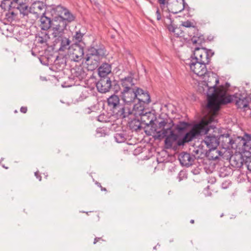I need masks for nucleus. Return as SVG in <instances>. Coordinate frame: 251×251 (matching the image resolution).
Masks as SVG:
<instances>
[{
	"label": "nucleus",
	"instance_id": "obj_49",
	"mask_svg": "<svg viewBox=\"0 0 251 251\" xmlns=\"http://www.w3.org/2000/svg\"><path fill=\"white\" fill-rule=\"evenodd\" d=\"M213 158H214L215 159H216L218 158V157L217 156H215V157H213V156H212Z\"/></svg>",
	"mask_w": 251,
	"mask_h": 251
},
{
	"label": "nucleus",
	"instance_id": "obj_1",
	"mask_svg": "<svg viewBox=\"0 0 251 251\" xmlns=\"http://www.w3.org/2000/svg\"><path fill=\"white\" fill-rule=\"evenodd\" d=\"M208 130V124L206 120H202L199 123L194 125L192 129L187 132L181 139H178V135L174 133L170 127H167L166 129H164L162 131H157V137L159 139H163L165 137V148L170 149L176 141H177L178 146H183L185 143L192 141L198 136L206 134Z\"/></svg>",
	"mask_w": 251,
	"mask_h": 251
},
{
	"label": "nucleus",
	"instance_id": "obj_48",
	"mask_svg": "<svg viewBox=\"0 0 251 251\" xmlns=\"http://www.w3.org/2000/svg\"><path fill=\"white\" fill-rule=\"evenodd\" d=\"M194 222H195V221H194V220H191L190 221V223H191V224H194Z\"/></svg>",
	"mask_w": 251,
	"mask_h": 251
},
{
	"label": "nucleus",
	"instance_id": "obj_47",
	"mask_svg": "<svg viewBox=\"0 0 251 251\" xmlns=\"http://www.w3.org/2000/svg\"><path fill=\"white\" fill-rule=\"evenodd\" d=\"M101 191H106V188H103V187H101Z\"/></svg>",
	"mask_w": 251,
	"mask_h": 251
},
{
	"label": "nucleus",
	"instance_id": "obj_31",
	"mask_svg": "<svg viewBox=\"0 0 251 251\" xmlns=\"http://www.w3.org/2000/svg\"><path fill=\"white\" fill-rule=\"evenodd\" d=\"M83 34L82 33L80 30L75 32V34L73 35V39L76 42H80L83 38Z\"/></svg>",
	"mask_w": 251,
	"mask_h": 251
},
{
	"label": "nucleus",
	"instance_id": "obj_32",
	"mask_svg": "<svg viewBox=\"0 0 251 251\" xmlns=\"http://www.w3.org/2000/svg\"><path fill=\"white\" fill-rule=\"evenodd\" d=\"M75 76L79 77V78H83L85 75L86 76V73L83 71V69L81 67H79L75 69Z\"/></svg>",
	"mask_w": 251,
	"mask_h": 251
},
{
	"label": "nucleus",
	"instance_id": "obj_7",
	"mask_svg": "<svg viewBox=\"0 0 251 251\" xmlns=\"http://www.w3.org/2000/svg\"><path fill=\"white\" fill-rule=\"evenodd\" d=\"M214 54V52L211 50H207L204 48L196 47L194 51L195 58L205 64L210 62V57Z\"/></svg>",
	"mask_w": 251,
	"mask_h": 251
},
{
	"label": "nucleus",
	"instance_id": "obj_23",
	"mask_svg": "<svg viewBox=\"0 0 251 251\" xmlns=\"http://www.w3.org/2000/svg\"><path fill=\"white\" fill-rule=\"evenodd\" d=\"M186 5L184 0H175L170 5L169 8L171 12L177 14L183 10Z\"/></svg>",
	"mask_w": 251,
	"mask_h": 251
},
{
	"label": "nucleus",
	"instance_id": "obj_38",
	"mask_svg": "<svg viewBox=\"0 0 251 251\" xmlns=\"http://www.w3.org/2000/svg\"><path fill=\"white\" fill-rule=\"evenodd\" d=\"M158 2L161 5H165L168 3L167 0H158Z\"/></svg>",
	"mask_w": 251,
	"mask_h": 251
},
{
	"label": "nucleus",
	"instance_id": "obj_2",
	"mask_svg": "<svg viewBox=\"0 0 251 251\" xmlns=\"http://www.w3.org/2000/svg\"><path fill=\"white\" fill-rule=\"evenodd\" d=\"M234 101L238 108H246L249 107L248 99L240 94H236L233 96H225V94H222L218 99H216L213 96L210 98L209 102L207 104V108L212 116L206 120L208 124L214 121V116H215L220 109L221 104H226Z\"/></svg>",
	"mask_w": 251,
	"mask_h": 251
},
{
	"label": "nucleus",
	"instance_id": "obj_35",
	"mask_svg": "<svg viewBox=\"0 0 251 251\" xmlns=\"http://www.w3.org/2000/svg\"><path fill=\"white\" fill-rule=\"evenodd\" d=\"M167 124V122L164 120L159 122L157 128L155 129L156 132L157 133V131H162L164 129H166L167 128H165V127Z\"/></svg>",
	"mask_w": 251,
	"mask_h": 251
},
{
	"label": "nucleus",
	"instance_id": "obj_12",
	"mask_svg": "<svg viewBox=\"0 0 251 251\" xmlns=\"http://www.w3.org/2000/svg\"><path fill=\"white\" fill-rule=\"evenodd\" d=\"M68 54L72 60L78 62L83 58V48L77 44L72 45L68 50Z\"/></svg>",
	"mask_w": 251,
	"mask_h": 251
},
{
	"label": "nucleus",
	"instance_id": "obj_43",
	"mask_svg": "<svg viewBox=\"0 0 251 251\" xmlns=\"http://www.w3.org/2000/svg\"><path fill=\"white\" fill-rule=\"evenodd\" d=\"M192 42L193 44H196L197 43V40L195 37H193L192 39Z\"/></svg>",
	"mask_w": 251,
	"mask_h": 251
},
{
	"label": "nucleus",
	"instance_id": "obj_27",
	"mask_svg": "<svg viewBox=\"0 0 251 251\" xmlns=\"http://www.w3.org/2000/svg\"><path fill=\"white\" fill-rule=\"evenodd\" d=\"M142 125L143 124L140 119L136 118L132 119L129 123V126L131 129L135 131L140 130L142 128Z\"/></svg>",
	"mask_w": 251,
	"mask_h": 251
},
{
	"label": "nucleus",
	"instance_id": "obj_14",
	"mask_svg": "<svg viewBox=\"0 0 251 251\" xmlns=\"http://www.w3.org/2000/svg\"><path fill=\"white\" fill-rule=\"evenodd\" d=\"M237 145L236 148H238L243 152H246L247 154L251 153V136L246 134L242 137H238L237 139Z\"/></svg>",
	"mask_w": 251,
	"mask_h": 251
},
{
	"label": "nucleus",
	"instance_id": "obj_28",
	"mask_svg": "<svg viewBox=\"0 0 251 251\" xmlns=\"http://www.w3.org/2000/svg\"><path fill=\"white\" fill-rule=\"evenodd\" d=\"M189 124L185 122H180L176 125L175 128L179 132L181 133L186 129Z\"/></svg>",
	"mask_w": 251,
	"mask_h": 251
},
{
	"label": "nucleus",
	"instance_id": "obj_34",
	"mask_svg": "<svg viewBox=\"0 0 251 251\" xmlns=\"http://www.w3.org/2000/svg\"><path fill=\"white\" fill-rule=\"evenodd\" d=\"M116 141L118 143H123L125 140L126 138L123 133H116L114 136Z\"/></svg>",
	"mask_w": 251,
	"mask_h": 251
},
{
	"label": "nucleus",
	"instance_id": "obj_18",
	"mask_svg": "<svg viewBox=\"0 0 251 251\" xmlns=\"http://www.w3.org/2000/svg\"><path fill=\"white\" fill-rule=\"evenodd\" d=\"M221 142L222 146L224 149H229L230 148H236L237 140H233L229 135V134L222 135L219 139Z\"/></svg>",
	"mask_w": 251,
	"mask_h": 251
},
{
	"label": "nucleus",
	"instance_id": "obj_39",
	"mask_svg": "<svg viewBox=\"0 0 251 251\" xmlns=\"http://www.w3.org/2000/svg\"><path fill=\"white\" fill-rule=\"evenodd\" d=\"M27 107H22L20 109V111L21 112L23 113H25L27 112Z\"/></svg>",
	"mask_w": 251,
	"mask_h": 251
},
{
	"label": "nucleus",
	"instance_id": "obj_9",
	"mask_svg": "<svg viewBox=\"0 0 251 251\" xmlns=\"http://www.w3.org/2000/svg\"><path fill=\"white\" fill-rule=\"evenodd\" d=\"M67 25L62 18L56 15L52 20L51 35L54 36L64 34Z\"/></svg>",
	"mask_w": 251,
	"mask_h": 251
},
{
	"label": "nucleus",
	"instance_id": "obj_24",
	"mask_svg": "<svg viewBox=\"0 0 251 251\" xmlns=\"http://www.w3.org/2000/svg\"><path fill=\"white\" fill-rule=\"evenodd\" d=\"M39 26L42 30L47 31L51 26L52 20L46 16V14L39 18Z\"/></svg>",
	"mask_w": 251,
	"mask_h": 251
},
{
	"label": "nucleus",
	"instance_id": "obj_8",
	"mask_svg": "<svg viewBox=\"0 0 251 251\" xmlns=\"http://www.w3.org/2000/svg\"><path fill=\"white\" fill-rule=\"evenodd\" d=\"M53 10L55 15L62 18L63 21L67 25L75 20V15L73 14L68 9L63 6L57 5L53 8Z\"/></svg>",
	"mask_w": 251,
	"mask_h": 251
},
{
	"label": "nucleus",
	"instance_id": "obj_16",
	"mask_svg": "<svg viewBox=\"0 0 251 251\" xmlns=\"http://www.w3.org/2000/svg\"><path fill=\"white\" fill-rule=\"evenodd\" d=\"M111 86V81L109 77H100L96 84L98 91L101 93H105L109 91Z\"/></svg>",
	"mask_w": 251,
	"mask_h": 251
},
{
	"label": "nucleus",
	"instance_id": "obj_22",
	"mask_svg": "<svg viewBox=\"0 0 251 251\" xmlns=\"http://www.w3.org/2000/svg\"><path fill=\"white\" fill-rule=\"evenodd\" d=\"M178 159L182 165L189 167L193 164L195 157L188 153L182 152L179 154Z\"/></svg>",
	"mask_w": 251,
	"mask_h": 251
},
{
	"label": "nucleus",
	"instance_id": "obj_17",
	"mask_svg": "<svg viewBox=\"0 0 251 251\" xmlns=\"http://www.w3.org/2000/svg\"><path fill=\"white\" fill-rule=\"evenodd\" d=\"M211 151L219 153L220 151L216 150L217 147L219 145L220 141L214 135H208L205 137L203 141Z\"/></svg>",
	"mask_w": 251,
	"mask_h": 251
},
{
	"label": "nucleus",
	"instance_id": "obj_6",
	"mask_svg": "<svg viewBox=\"0 0 251 251\" xmlns=\"http://www.w3.org/2000/svg\"><path fill=\"white\" fill-rule=\"evenodd\" d=\"M25 14L22 18L26 20L35 21L41 16L46 14V7L42 2L38 1L33 2L30 7L27 6Z\"/></svg>",
	"mask_w": 251,
	"mask_h": 251
},
{
	"label": "nucleus",
	"instance_id": "obj_10",
	"mask_svg": "<svg viewBox=\"0 0 251 251\" xmlns=\"http://www.w3.org/2000/svg\"><path fill=\"white\" fill-rule=\"evenodd\" d=\"M52 37L54 39V46L57 48L59 51H65L69 50L71 48V41L69 37L65 36V33L62 34L61 35L54 36Z\"/></svg>",
	"mask_w": 251,
	"mask_h": 251
},
{
	"label": "nucleus",
	"instance_id": "obj_40",
	"mask_svg": "<svg viewBox=\"0 0 251 251\" xmlns=\"http://www.w3.org/2000/svg\"><path fill=\"white\" fill-rule=\"evenodd\" d=\"M9 14H10L11 16H9L8 17V19L11 18H11L12 19L13 18L15 17L16 15L14 11L9 12Z\"/></svg>",
	"mask_w": 251,
	"mask_h": 251
},
{
	"label": "nucleus",
	"instance_id": "obj_13",
	"mask_svg": "<svg viewBox=\"0 0 251 251\" xmlns=\"http://www.w3.org/2000/svg\"><path fill=\"white\" fill-rule=\"evenodd\" d=\"M138 88L121 91L120 97L124 102V105L128 106L136 102V93Z\"/></svg>",
	"mask_w": 251,
	"mask_h": 251
},
{
	"label": "nucleus",
	"instance_id": "obj_30",
	"mask_svg": "<svg viewBox=\"0 0 251 251\" xmlns=\"http://www.w3.org/2000/svg\"><path fill=\"white\" fill-rule=\"evenodd\" d=\"M245 165L248 170L251 172V153L249 152L248 154L245 155Z\"/></svg>",
	"mask_w": 251,
	"mask_h": 251
},
{
	"label": "nucleus",
	"instance_id": "obj_11",
	"mask_svg": "<svg viewBox=\"0 0 251 251\" xmlns=\"http://www.w3.org/2000/svg\"><path fill=\"white\" fill-rule=\"evenodd\" d=\"M206 65L203 63L193 59L189 64L191 70L198 76L205 77L210 76V73L207 70Z\"/></svg>",
	"mask_w": 251,
	"mask_h": 251
},
{
	"label": "nucleus",
	"instance_id": "obj_45",
	"mask_svg": "<svg viewBox=\"0 0 251 251\" xmlns=\"http://www.w3.org/2000/svg\"><path fill=\"white\" fill-rule=\"evenodd\" d=\"M194 152H195L196 154H199V151L198 150H197L196 151H194Z\"/></svg>",
	"mask_w": 251,
	"mask_h": 251
},
{
	"label": "nucleus",
	"instance_id": "obj_37",
	"mask_svg": "<svg viewBox=\"0 0 251 251\" xmlns=\"http://www.w3.org/2000/svg\"><path fill=\"white\" fill-rule=\"evenodd\" d=\"M181 25L185 27H194L193 24L189 21L183 22Z\"/></svg>",
	"mask_w": 251,
	"mask_h": 251
},
{
	"label": "nucleus",
	"instance_id": "obj_19",
	"mask_svg": "<svg viewBox=\"0 0 251 251\" xmlns=\"http://www.w3.org/2000/svg\"><path fill=\"white\" fill-rule=\"evenodd\" d=\"M28 0H12V7L20 12L21 17L23 14H25L26 8L28 6L27 2Z\"/></svg>",
	"mask_w": 251,
	"mask_h": 251
},
{
	"label": "nucleus",
	"instance_id": "obj_25",
	"mask_svg": "<svg viewBox=\"0 0 251 251\" xmlns=\"http://www.w3.org/2000/svg\"><path fill=\"white\" fill-rule=\"evenodd\" d=\"M230 161L232 166L236 168H241L245 164V155L242 156L240 154L232 155Z\"/></svg>",
	"mask_w": 251,
	"mask_h": 251
},
{
	"label": "nucleus",
	"instance_id": "obj_33",
	"mask_svg": "<svg viewBox=\"0 0 251 251\" xmlns=\"http://www.w3.org/2000/svg\"><path fill=\"white\" fill-rule=\"evenodd\" d=\"M168 29L170 31L175 33L177 36H184L182 32L179 33V31H180L179 28H176L174 26L170 25L168 27Z\"/></svg>",
	"mask_w": 251,
	"mask_h": 251
},
{
	"label": "nucleus",
	"instance_id": "obj_26",
	"mask_svg": "<svg viewBox=\"0 0 251 251\" xmlns=\"http://www.w3.org/2000/svg\"><path fill=\"white\" fill-rule=\"evenodd\" d=\"M111 72V66L107 63H102L98 68V74L100 77H108Z\"/></svg>",
	"mask_w": 251,
	"mask_h": 251
},
{
	"label": "nucleus",
	"instance_id": "obj_4",
	"mask_svg": "<svg viewBox=\"0 0 251 251\" xmlns=\"http://www.w3.org/2000/svg\"><path fill=\"white\" fill-rule=\"evenodd\" d=\"M118 96L113 94L107 100L110 110L119 118L124 119L131 115V108L120 103Z\"/></svg>",
	"mask_w": 251,
	"mask_h": 251
},
{
	"label": "nucleus",
	"instance_id": "obj_42",
	"mask_svg": "<svg viewBox=\"0 0 251 251\" xmlns=\"http://www.w3.org/2000/svg\"><path fill=\"white\" fill-rule=\"evenodd\" d=\"M35 176H36V177L39 179V180L40 181L41 180V179H42V177L41 176L39 175L38 174V172H36L35 173Z\"/></svg>",
	"mask_w": 251,
	"mask_h": 251
},
{
	"label": "nucleus",
	"instance_id": "obj_44",
	"mask_svg": "<svg viewBox=\"0 0 251 251\" xmlns=\"http://www.w3.org/2000/svg\"><path fill=\"white\" fill-rule=\"evenodd\" d=\"M100 239V238H95V239H94V244H96V243Z\"/></svg>",
	"mask_w": 251,
	"mask_h": 251
},
{
	"label": "nucleus",
	"instance_id": "obj_29",
	"mask_svg": "<svg viewBox=\"0 0 251 251\" xmlns=\"http://www.w3.org/2000/svg\"><path fill=\"white\" fill-rule=\"evenodd\" d=\"M0 7L4 10H10L14 9L12 7L11 1L10 2L9 0H3L1 2Z\"/></svg>",
	"mask_w": 251,
	"mask_h": 251
},
{
	"label": "nucleus",
	"instance_id": "obj_20",
	"mask_svg": "<svg viewBox=\"0 0 251 251\" xmlns=\"http://www.w3.org/2000/svg\"><path fill=\"white\" fill-rule=\"evenodd\" d=\"M210 74L211 75L212 77L215 79V84L211 87V89L213 90V93L211 94V95L208 94L207 95V103L209 102V99L210 98L212 97L213 96L214 97V98L216 99H219V98L221 97V96L222 95V94H225V96H226V92L224 90H219L218 88L216 87V85L219 83V80L218 78H217L215 75L213 74V73H210Z\"/></svg>",
	"mask_w": 251,
	"mask_h": 251
},
{
	"label": "nucleus",
	"instance_id": "obj_15",
	"mask_svg": "<svg viewBox=\"0 0 251 251\" xmlns=\"http://www.w3.org/2000/svg\"><path fill=\"white\" fill-rule=\"evenodd\" d=\"M141 114H133L135 117H140V120L143 124L146 126H149L153 123L154 120L156 119L154 115L150 112L149 109L144 108L141 111Z\"/></svg>",
	"mask_w": 251,
	"mask_h": 251
},
{
	"label": "nucleus",
	"instance_id": "obj_5",
	"mask_svg": "<svg viewBox=\"0 0 251 251\" xmlns=\"http://www.w3.org/2000/svg\"><path fill=\"white\" fill-rule=\"evenodd\" d=\"M136 102L133 104L131 110V114H141V111L146 108L151 100L148 92L138 88L136 93Z\"/></svg>",
	"mask_w": 251,
	"mask_h": 251
},
{
	"label": "nucleus",
	"instance_id": "obj_46",
	"mask_svg": "<svg viewBox=\"0 0 251 251\" xmlns=\"http://www.w3.org/2000/svg\"><path fill=\"white\" fill-rule=\"evenodd\" d=\"M97 185H98L99 187H100V188H101V187H102L101 185H100V183L97 182Z\"/></svg>",
	"mask_w": 251,
	"mask_h": 251
},
{
	"label": "nucleus",
	"instance_id": "obj_21",
	"mask_svg": "<svg viewBox=\"0 0 251 251\" xmlns=\"http://www.w3.org/2000/svg\"><path fill=\"white\" fill-rule=\"evenodd\" d=\"M120 84L121 86V91L138 88L135 86L133 78L131 76H128L121 79L120 80Z\"/></svg>",
	"mask_w": 251,
	"mask_h": 251
},
{
	"label": "nucleus",
	"instance_id": "obj_3",
	"mask_svg": "<svg viewBox=\"0 0 251 251\" xmlns=\"http://www.w3.org/2000/svg\"><path fill=\"white\" fill-rule=\"evenodd\" d=\"M106 56V51L103 46L91 47L88 50L85 57V63L88 70L93 71L97 69L102 59Z\"/></svg>",
	"mask_w": 251,
	"mask_h": 251
},
{
	"label": "nucleus",
	"instance_id": "obj_36",
	"mask_svg": "<svg viewBox=\"0 0 251 251\" xmlns=\"http://www.w3.org/2000/svg\"><path fill=\"white\" fill-rule=\"evenodd\" d=\"M49 38V35L46 33L43 36H39L38 37V41L40 44L46 43Z\"/></svg>",
	"mask_w": 251,
	"mask_h": 251
},
{
	"label": "nucleus",
	"instance_id": "obj_41",
	"mask_svg": "<svg viewBox=\"0 0 251 251\" xmlns=\"http://www.w3.org/2000/svg\"><path fill=\"white\" fill-rule=\"evenodd\" d=\"M156 17H157V20L158 21L160 20L161 19V15H160V14L159 12V10H157L156 12Z\"/></svg>",
	"mask_w": 251,
	"mask_h": 251
}]
</instances>
